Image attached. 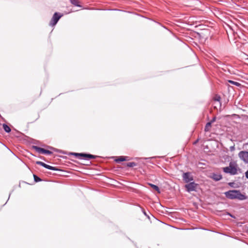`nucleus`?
Segmentation results:
<instances>
[{
  "label": "nucleus",
  "mask_w": 248,
  "mask_h": 248,
  "mask_svg": "<svg viewBox=\"0 0 248 248\" xmlns=\"http://www.w3.org/2000/svg\"><path fill=\"white\" fill-rule=\"evenodd\" d=\"M228 82L230 83H231L233 85H234L237 87H240L241 86V84L238 82H236V81H232V80H228Z\"/></svg>",
  "instance_id": "dca6fc26"
},
{
  "label": "nucleus",
  "mask_w": 248,
  "mask_h": 248,
  "mask_svg": "<svg viewBox=\"0 0 248 248\" xmlns=\"http://www.w3.org/2000/svg\"><path fill=\"white\" fill-rule=\"evenodd\" d=\"M216 120V117H214L211 120L210 122H209V123H211V124H212V123H213L214 122H215Z\"/></svg>",
  "instance_id": "412c9836"
},
{
  "label": "nucleus",
  "mask_w": 248,
  "mask_h": 248,
  "mask_svg": "<svg viewBox=\"0 0 248 248\" xmlns=\"http://www.w3.org/2000/svg\"><path fill=\"white\" fill-rule=\"evenodd\" d=\"M246 177L248 179V170L245 172Z\"/></svg>",
  "instance_id": "4be33fe9"
},
{
  "label": "nucleus",
  "mask_w": 248,
  "mask_h": 248,
  "mask_svg": "<svg viewBox=\"0 0 248 248\" xmlns=\"http://www.w3.org/2000/svg\"><path fill=\"white\" fill-rule=\"evenodd\" d=\"M226 197L229 199H237L240 201H243L247 199V196L245 194H242L239 190H230L224 192Z\"/></svg>",
  "instance_id": "f257e3e1"
},
{
  "label": "nucleus",
  "mask_w": 248,
  "mask_h": 248,
  "mask_svg": "<svg viewBox=\"0 0 248 248\" xmlns=\"http://www.w3.org/2000/svg\"><path fill=\"white\" fill-rule=\"evenodd\" d=\"M3 128L6 133H9L11 131L10 127L5 124H3Z\"/></svg>",
  "instance_id": "ddd939ff"
},
{
  "label": "nucleus",
  "mask_w": 248,
  "mask_h": 248,
  "mask_svg": "<svg viewBox=\"0 0 248 248\" xmlns=\"http://www.w3.org/2000/svg\"><path fill=\"white\" fill-rule=\"evenodd\" d=\"M232 184H233V183H229V185H230V186H232Z\"/></svg>",
  "instance_id": "5701e85b"
},
{
  "label": "nucleus",
  "mask_w": 248,
  "mask_h": 248,
  "mask_svg": "<svg viewBox=\"0 0 248 248\" xmlns=\"http://www.w3.org/2000/svg\"><path fill=\"white\" fill-rule=\"evenodd\" d=\"M149 185L155 190H156L158 193H160V189L159 187L155 185L152 184H149Z\"/></svg>",
  "instance_id": "4468645a"
},
{
  "label": "nucleus",
  "mask_w": 248,
  "mask_h": 248,
  "mask_svg": "<svg viewBox=\"0 0 248 248\" xmlns=\"http://www.w3.org/2000/svg\"><path fill=\"white\" fill-rule=\"evenodd\" d=\"M62 16V15H60L58 13H55L51 19L49 25L50 26L55 25Z\"/></svg>",
  "instance_id": "39448f33"
},
{
  "label": "nucleus",
  "mask_w": 248,
  "mask_h": 248,
  "mask_svg": "<svg viewBox=\"0 0 248 248\" xmlns=\"http://www.w3.org/2000/svg\"><path fill=\"white\" fill-rule=\"evenodd\" d=\"M33 148L35 150L36 152L39 153H41L43 154H47V155H51L52 154V152L49 150H46L45 149L34 146Z\"/></svg>",
  "instance_id": "6e6552de"
},
{
  "label": "nucleus",
  "mask_w": 248,
  "mask_h": 248,
  "mask_svg": "<svg viewBox=\"0 0 248 248\" xmlns=\"http://www.w3.org/2000/svg\"><path fill=\"white\" fill-rule=\"evenodd\" d=\"M142 213H143V214L144 215H145L148 218H149V215L147 214L146 211L143 209H142Z\"/></svg>",
  "instance_id": "aec40b11"
},
{
  "label": "nucleus",
  "mask_w": 248,
  "mask_h": 248,
  "mask_svg": "<svg viewBox=\"0 0 248 248\" xmlns=\"http://www.w3.org/2000/svg\"><path fill=\"white\" fill-rule=\"evenodd\" d=\"M70 2L75 6L81 7L82 6L80 5V2L78 0H70Z\"/></svg>",
  "instance_id": "9b49d317"
},
{
  "label": "nucleus",
  "mask_w": 248,
  "mask_h": 248,
  "mask_svg": "<svg viewBox=\"0 0 248 248\" xmlns=\"http://www.w3.org/2000/svg\"><path fill=\"white\" fill-rule=\"evenodd\" d=\"M136 165L137 164L134 162H128L126 164V166L128 167H133Z\"/></svg>",
  "instance_id": "f3484780"
},
{
  "label": "nucleus",
  "mask_w": 248,
  "mask_h": 248,
  "mask_svg": "<svg viewBox=\"0 0 248 248\" xmlns=\"http://www.w3.org/2000/svg\"><path fill=\"white\" fill-rule=\"evenodd\" d=\"M183 180L185 183H188L193 180V177L189 172H184L182 176Z\"/></svg>",
  "instance_id": "0eeeda50"
},
{
  "label": "nucleus",
  "mask_w": 248,
  "mask_h": 248,
  "mask_svg": "<svg viewBox=\"0 0 248 248\" xmlns=\"http://www.w3.org/2000/svg\"><path fill=\"white\" fill-rule=\"evenodd\" d=\"M34 181L35 182H39L42 181L41 179L38 177L37 175L33 174Z\"/></svg>",
  "instance_id": "a211bd4d"
},
{
  "label": "nucleus",
  "mask_w": 248,
  "mask_h": 248,
  "mask_svg": "<svg viewBox=\"0 0 248 248\" xmlns=\"http://www.w3.org/2000/svg\"><path fill=\"white\" fill-rule=\"evenodd\" d=\"M211 125L212 124H211V123L208 122L205 126L204 131L205 132L209 131L210 130V128L211 127Z\"/></svg>",
  "instance_id": "2eb2a0df"
},
{
  "label": "nucleus",
  "mask_w": 248,
  "mask_h": 248,
  "mask_svg": "<svg viewBox=\"0 0 248 248\" xmlns=\"http://www.w3.org/2000/svg\"><path fill=\"white\" fill-rule=\"evenodd\" d=\"M72 155H74L79 159H84L85 160H89L91 158L94 159L96 157L95 155L84 153H72Z\"/></svg>",
  "instance_id": "f03ea898"
},
{
  "label": "nucleus",
  "mask_w": 248,
  "mask_h": 248,
  "mask_svg": "<svg viewBox=\"0 0 248 248\" xmlns=\"http://www.w3.org/2000/svg\"><path fill=\"white\" fill-rule=\"evenodd\" d=\"M239 158L243 160L245 163L248 164V151H240L238 154Z\"/></svg>",
  "instance_id": "423d86ee"
},
{
  "label": "nucleus",
  "mask_w": 248,
  "mask_h": 248,
  "mask_svg": "<svg viewBox=\"0 0 248 248\" xmlns=\"http://www.w3.org/2000/svg\"><path fill=\"white\" fill-rule=\"evenodd\" d=\"M222 175L220 174H216L214 173L212 176V178L214 180L217 181L222 179Z\"/></svg>",
  "instance_id": "9d476101"
},
{
  "label": "nucleus",
  "mask_w": 248,
  "mask_h": 248,
  "mask_svg": "<svg viewBox=\"0 0 248 248\" xmlns=\"http://www.w3.org/2000/svg\"><path fill=\"white\" fill-rule=\"evenodd\" d=\"M127 157H127V156H122L119 157L118 158L116 159L115 160V161L116 162L119 163L120 162L127 160Z\"/></svg>",
  "instance_id": "f8f14e48"
},
{
  "label": "nucleus",
  "mask_w": 248,
  "mask_h": 248,
  "mask_svg": "<svg viewBox=\"0 0 248 248\" xmlns=\"http://www.w3.org/2000/svg\"><path fill=\"white\" fill-rule=\"evenodd\" d=\"M220 99H221V97L219 95H216L214 98V101H217V102H220Z\"/></svg>",
  "instance_id": "6ab92c4d"
},
{
  "label": "nucleus",
  "mask_w": 248,
  "mask_h": 248,
  "mask_svg": "<svg viewBox=\"0 0 248 248\" xmlns=\"http://www.w3.org/2000/svg\"><path fill=\"white\" fill-rule=\"evenodd\" d=\"M198 184L195 183L194 182H190L187 184L185 185V187L186 189V191L188 192H190L191 191H196L197 187L198 186Z\"/></svg>",
  "instance_id": "20e7f679"
},
{
  "label": "nucleus",
  "mask_w": 248,
  "mask_h": 248,
  "mask_svg": "<svg viewBox=\"0 0 248 248\" xmlns=\"http://www.w3.org/2000/svg\"><path fill=\"white\" fill-rule=\"evenodd\" d=\"M36 163L38 165H40L42 166V167L47 169L48 170H59V169L57 168L56 167L51 166L50 165H48L43 162L41 161H37Z\"/></svg>",
  "instance_id": "1a4fd4ad"
},
{
  "label": "nucleus",
  "mask_w": 248,
  "mask_h": 248,
  "mask_svg": "<svg viewBox=\"0 0 248 248\" xmlns=\"http://www.w3.org/2000/svg\"><path fill=\"white\" fill-rule=\"evenodd\" d=\"M223 171L225 173L233 175L237 173L236 167L233 166L231 163H230L229 166L223 168Z\"/></svg>",
  "instance_id": "7ed1b4c3"
}]
</instances>
